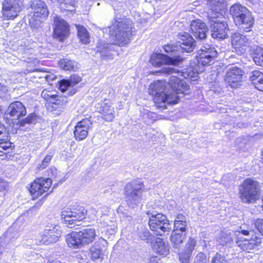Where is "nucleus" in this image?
<instances>
[{"label":"nucleus","instance_id":"obj_34","mask_svg":"<svg viewBox=\"0 0 263 263\" xmlns=\"http://www.w3.org/2000/svg\"><path fill=\"white\" fill-rule=\"evenodd\" d=\"M60 67L65 70L75 71L79 68L78 64L73 60L63 59L59 61Z\"/></svg>","mask_w":263,"mask_h":263},{"label":"nucleus","instance_id":"obj_20","mask_svg":"<svg viewBox=\"0 0 263 263\" xmlns=\"http://www.w3.org/2000/svg\"><path fill=\"white\" fill-rule=\"evenodd\" d=\"M190 26L192 33L197 39L200 40L206 39L208 29L204 22L200 20H192Z\"/></svg>","mask_w":263,"mask_h":263},{"label":"nucleus","instance_id":"obj_27","mask_svg":"<svg viewBox=\"0 0 263 263\" xmlns=\"http://www.w3.org/2000/svg\"><path fill=\"white\" fill-rule=\"evenodd\" d=\"M100 243L104 247L107 244V241L103 238H101L98 242L90 248L89 255L92 260L101 258L103 259V248L100 246Z\"/></svg>","mask_w":263,"mask_h":263},{"label":"nucleus","instance_id":"obj_15","mask_svg":"<svg viewBox=\"0 0 263 263\" xmlns=\"http://www.w3.org/2000/svg\"><path fill=\"white\" fill-rule=\"evenodd\" d=\"M150 61L152 64L155 67H160L163 64L175 66L180 63L181 58L179 55L178 56L174 55V57L171 58L162 53H154L151 56Z\"/></svg>","mask_w":263,"mask_h":263},{"label":"nucleus","instance_id":"obj_47","mask_svg":"<svg viewBox=\"0 0 263 263\" xmlns=\"http://www.w3.org/2000/svg\"><path fill=\"white\" fill-rule=\"evenodd\" d=\"M189 79L183 81L182 80V94L187 95L190 93V87L187 83Z\"/></svg>","mask_w":263,"mask_h":263},{"label":"nucleus","instance_id":"obj_43","mask_svg":"<svg viewBox=\"0 0 263 263\" xmlns=\"http://www.w3.org/2000/svg\"><path fill=\"white\" fill-rule=\"evenodd\" d=\"M208 260L205 254L200 253L195 258L194 263H208Z\"/></svg>","mask_w":263,"mask_h":263},{"label":"nucleus","instance_id":"obj_26","mask_svg":"<svg viewBox=\"0 0 263 263\" xmlns=\"http://www.w3.org/2000/svg\"><path fill=\"white\" fill-rule=\"evenodd\" d=\"M261 242V240L255 236V239H244L237 241V244L241 249L248 252H250L258 247Z\"/></svg>","mask_w":263,"mask_h":263},{"label":"nucleus","instance_id":"obj_6","mask_svg":"<svg viewBox=\"0 0 263 263\" xmlns=\"http://www.w3.org/2000/svg\"><path fill=\"white\" fill-rule=\"evenodd\" d=\"M260 189L258 183L247 179L239 186V197L242 202L249 204L255 202L259 198Z\"/></svg>","mask_w":263,"mask_h":263},{"label":"nucleus","instance_id":"obj_41","mask_svg":"<svg viewBox=\"0 0 263 263\" xmlns=\"http://www.w3.org/2000/svg\"><path fill=\"white\" fill-rule=\"evenodd\" d=\"M233 238L230 233L226 234L223 233L221 234L220 238H219V243L224 246L227 243H229L232 241Z\"/></svg>","mask_w":263,"mask_h":263},{"label":"nucleus","instance_id":"obj_55","mask_svg":"<svg viewBox=\"0 0 263 263\" xmlns=\"http://www.w3.org/2000/svg\"><path fill=\"white\" fill-rule=\"evenodd\" d=\"M186 222L183 221V219H182V233L183 232H185L186 230L185 226H186Z\"/></svg>","mask_w":263,"mask_h":263},{"label":"nucleus","instance_id":"obj_18","mask_svg":"<svg viewBox=\"0 0 263 263\" xmlns=\"http://www.w3.org/2000/svg\"><path fill=\"white\" fill-rule=\"evenodd\" d=\"M26 108L23 103L20 101L11 103L6 112L7 117L9 116L12 120H18L26 115Z\"/></svg>","mask_w":263,"mask_h":263},{"label":"nucleus","instance_id":"obj_37","mask_svg":"<svg viewBox=\"0 0 263 263\" xmlns=\"http://www.w3.org/2000/svg\"><path fill=\"white\" fill-rule=\"evenodd\" d=\"M11 143L10 142L8 136L0 138V156L5 154L2 150H7L11 147Z\"/></svg>","mask_w":263,"mask_h":263},{"label":"nucleus","instance_id":"obj_42","mask_svg":"<svg viewBox=\"0 0 263 263\" xmlns=\"http://www.w3.org/2000/svg\"><path fill=\"white\" fill-rule=\"evenodd\" d=\"M52 156L50 155H47L44 158L42 163L38 165L37 169L39 170H41L45 168L46 166H47L49 165Z\"/></svg>","mask_w":263,"mask_h":263},{"label":"nucleus","instance_id":"obj_9","mask_svg":"<svg viewBox=\"0 0 263 263\" xmlns=\"http://www.w3.org/2000/svg\"><path fill=\"white\" fill-rule=\"evenodd\" d=\"M223 20V14L213 13L208 16L210 26L212 29V36L213 38L224 39L227 37L229 28L227 23Z\"/></svg>","mask_w":263,"mask_h":263},{"label":"nucleus","instance_id":"obj_44","mask_svg":"<svg viewBox=\"0 0 263 263\" xmlns=\"http://www.w3.org/2000/svg\"><path fill=\"white\" fill-rule=\"evenodd\" d=\"M259 76L263 77V73L258 70L252 71L250 73V80L253 83L254 81L257 80L256 79H257Z\"/></svg>","mask_w":263,"mask_h":263},{"label":"nucleus","instance_id":"obj_8","mask_svg":"<svg viewBox=\"0 0 263 263\" xmlns=\"http://www.w3.org/2000/svg\"><path fill=\"white\" fill-rule=\"evenodd\" d=\"M30 12L29 24L32 28H37L42 22L48 16L49 11L45 3L41 0L31 2Z\"/></svg>","mask_w":263,"mask_h":263},{"label":"nucleus","instance_id":"obj_33","mask_svg":"<svg viewBox=\"0 0 263 263\" xmlns=\"http://www.w3.org/2000/svg\"><path fill=\"white\" fill-rule=\"evenodd\" d=\"M196 241L195 239L190 238L186 246L187 250L185 253L182 255V263H189V260L191 257L192 252L194 249Z\"/></svg>","mask_w":263,"mask_h":263},{"label":"nucleus","instance_id":"obj_60","mask_svg":"<svg viewBox=\"0 0 263 263\" xmlns=\"http://www.w3.org/2000/svg\"><path fill=\"white\" fill-rule=\"evenodd\" d=\"M127 218H128V220H129V219H130V218H131V217H127Z\"/></svg>","mask_w":263,"mask_h":263},{"label":"nucleus","instance_id":"obj_1","mask_svg":"<svg viewBox=\"0 0 263 263\" xmlns=\"http://www.w3.org/2000/svg\"><path fill=\"white\" fill-rule=\"evenodd\" d=\"M181 80L176 76L171 77L170 82L158 81L150 85L149 93L154 96V101L159 107L166 108V104H175L179 99Z\"/></svg>","mask_w":263,"mask_h":263},{"label":"nucleus","instance_id":"obj_53","mask_svg":"<svg viewBox=\"0 0 263 263\" xmlns=\"http://www.w3.org/2000/svg\"><path fill=\"white\" fill-rule=\"evenodd\" d=\"M257 82L258 83H256L255 88L260 91H263V80L261 82L257 81Z\"/></svg>","mask_w":263,"mask_h":263},{"label":"nucleus","instance_id":"obj_58","mask_svg":"<svg viewBox=\"0 0 263 263\" xmlns=\"http://www.w3.org/2000/svg\"><path fill=\"white\" fill-rule=\"evenodd\" d=\"M179 260H181V256H180V254H179Z\"/></svg>","mask_w":263,"mask_h":263},{"label":"nucleus","instance_id":"obj_19","mask_svg":"<svg viewBox=\"0 0 263 263\" xmlns=\"http://www.w3.org/2000/svg\"><path fill=\"white\" fill-rule=\"evenodd\" d=\"M92 122L88 119H84L79 121L75 126L74 135L76 140L81 141L85 139L88 130L91 127Z\"/></svg>","mask_w":263,"mask_h":263},{"label":"nucleus","instance_id":"obj_59","mask_svg":"<svg viewBox=\"0 0 263 263\" xmlns=\"http://www.w3.org/2000/svg\"><path fill=\"white\" fill-rule=\"evenodd\" d=\"M247 125H245V126H239V127H246Z\"/></svg>","mask_w":263,"mask_h":263},{"label":"nucleus","instance_id":"obj_39","mask_svg":"<svg viewBox=\"0 0 263 263\" xmlns=\"http://www.w3.org/2000/svg\"><path fill=\"white\" fill-rule=\"evenodd\" d=\"M37 116L34 113L29 115L27 118L19 122L20 126H24L26 124H34L37 121Z\"/></svg>","mask_w":263,"mask_h":263},{"label":"nucleus","instance_id":"obj_54","mask_svg":"<svg viewBox=\"0 0 263 263\" xmlns=\"http://www.w3.org/2000/svg\"><path fill=\"white\" fill-rule=\"evenodd\" d=\"M8 91L7 87L3 85H0V95H2V93H5Z\"/></svg>","mask_w":263,"mask_h":263},{"label":"nucleus","instance_id":"obj_36","mask_svg":"<svg viewBox=\"0 0 263 263\" xmlns=\"http://www.w3.org/2000/svg\"><path fill=\"white\" fill-rule=\"evenodd\" d=\"M253 60L255 64L263 67V48L257 47L253 53Z\"/></svg>","mask_w":263,"mask_h":263},{"label":"nucleus","instance_id":"obj_13","mask_svg":"<svg viewBox=\"0 0 263 263\" xmlns=\"http://www.w3.org/2000/svg\"><path fill=\"white\" fill-rule=\"evenodd\" d=\"M62 230L58 225H47L39 239L40 243L48 245L58 241L61 237Z\"/></svg>","mask_w":263,"mask_h":263},{"label":"nucleus","instance_id":"obj_17","mask_svg":"<svg viewBox=\"0 0 263 263\" xmlns=\"http://www.w3.org/2000/svg\"><path fill=\"white\" fill-rule=\"evenodd\" d=\"M242 76L241 69L232 66L227 71L225 81L232 88H236L241 82Z\"/></svg>","mask_w":263,"mask_h":263},{"label":"nucleus","instance_id":"obj_56","mask_svg":"<svg viewBox=\"0 0 263 263\" xmlns=\"http://www.w3.org/2000/svg\"><path fill=\"white\" fill-rule=\"evenodd\" d=\"M49 263H61L60 261L58 260H54L50 261Z\"/></svg>","mask_w":263,"mask_h":263},{"label":"nucleus","instance_id":"obj_5","mask_svg":"<svg viewBox=\"0 0 263 263\" xmlns=\"http://www.w3.org/2000/svg\"><path fill=\"white\" fill-rule=\"evenodd\" d=\"M230 13L232 15L235 24L244 29L252 27L254 24V18L251 13L245 6L235 4L230 8Z\"/></svg>","mask_w":263,"mask_h":263},{"label":"nucleus","instance_id":"obj_29","mask_svg":"<svg viewBox=\"0 0 263 263\" xmlns=\"http://www.w3.org/2000/svg\"><path fill=\"white\" fill-rule=\"evenodd\" d=\"M83 246L91 243L96 238V231L92 228H86L79 231Z\"/></svg>","mask_w":263,"mask_h":263},{"label":"nucleus","instance_id":"obj_16","mask_svg":"<svg viewBox=\"0 0 263 263\" xmlns=\"http://www.w3.org/2000/svg\"><path fill=\"white\" fill-rule=\"evenodd\" d=\"M54 37L62 41L68 36L69 32L68 24L60 16L54 17Z\"/></svg>","mask_w":263,"mask_h":263},{"label":"nucleus","instance_id":"obj_23","mask_svg":"<svg viewBox=\"0 0 263 263\" xmlns=\"http://www.w3.org/2000/svg\"><path fill=\"white\" fill-rule=\"evenodd\" d=\"M97 108L101 114L102 119L106 121H112L115 117L114 108L109 103L104 101L98 103Z\"/></svg>","mask_w":263,"mask_h":263},{"label":"nucleus","instance_id":"obj_14","mask_svg":"<svg viewBox=\"0 0 263 263\" xmlns=\"http://www.w3.org/2000/svg\"><path fill=\"white\" fill-rule=\"evenodd\" d=\"M232 45L238 54L241 55L250 49L251 41L245 35L236 32L231 36Z\"/></svg>","mask_w":263,"mask_h":263},{"label":"nucleus","instance_id":"obj_4","mask_svg":"<svg viewBox=\"0 0 263 263\" xmlns=\"http://www.w3.org/2000/svg\"><path fill=\"white\" fill-rule=\"evenodd\" d=\"M86 214L85 208L77 204L66 206L61 211L62 219L70 228L80 225V222L85 218Z\"/></svg>","mask_w":263,"mask_h":263},{"label":"nucleus","instance_id":"obj_2","mask_svg":"<svg viewBox=\"0 0 263 263\" xmlns=\"http://www.w3.org/2000/svg\"><path fill=\"white\" fill-rule=\"evenodd\" d=\"M134 24L127 18L116 20L109 27V40L112 44L123 46L129 43L135 32Z\"/></svg>","mask_w":263,"mask_h":263},{"label":"nucleus","instance_id":"obj_61","mask_svg":"<svg viewBox=\"0 0 263 263\" xmlns=\"http://www.w3.org/2000/svg\"><path fill=\"white\" fill-rule=\"evenodd\" d=\"M0 254H1V252L0 251Z\"/></svg>","mask_w":263,"mask_h":263},{"label":"nucleus","instance_id":"obj_21","mask_svg":"<svg viewBox=\"0 0 263 263\" xmlns=\"http://www.w3.org/2000/svg\"><path fill=\"white\" fill-rule=\"evenodd\" d=\"M187 67V65H186ZM183 68L182 69V77L186 80L190 79L191 80H195L198 77V74L203 72L204 68L203 66H201L196 64L195 62L191 63L189 67L184 68V65L183 66Z\"/></svg>","mask_w":263,"mask_h":263},{"label":"nucleus","instance_id":"obj_10","mask_svg":"<svg viewBox=\"0 0 263 263\" xmlns=\"http://www.w3.org/2000/svg\"><path fill=\"white\" fill-rule=\"evenodd\" d=\"M148 224L151 230L157 235L162 236L171 230V224L167 217L161 213L152 214Z\"/></svg>","mask_w":263,"mask_h":263},{"label":"nucleus","instance_id":"obj_22","mask_svg":"<svg viewBox=\"0 0 263 263\" xmlns=\"http://www.w3.org/2000/svg\"><path fill=\"white\" fill-rule=\"evenodd\" d=\"M81 78L78 75H72L69 80L63 79L60 82L59 88L62 92L69 90V94L72 95L76 92L73 87L81 81Z\"/></svg>","mask_w":263,"mask_h":263},{"label":"nucleus","instance_id":"obj_57","mask_svg":"<svg viewBox=\"0 0 263 263\" xmlns=\"http://www.w3.org/2000/svg\"><path fill=\"white\" fill-rule=\"evenodd\" d=\"M24 55L23 56V58L25 59V57H26V55L27 54V52H26V51H25V52H24Z\"/></svg>","mask_w":263,"mask_h":263},{"label":"nucleus","instance_id":"obj_31","mask_svg":"<svg viewBox=\"0 0 263 263\" xmlns=\"http://www.w3.org/2000/svg\"><path fill=\"white\" fill-rule=\"evenodd\" d=\"M111 44L98 43L97 45V51L100 52L102 59H110L111 58L110 47Z\"/></svg>","mask_w":263,"mask_h":263},{"label":"nucleus","instance_id":"obj_50","mask_svg":"<svg viewBox=\"0 0 263 263\" xmlns=\"http://www.w3.org/2000/svg\"><path fill=\"white\" fill-rule=\"evenodd\" d=\"M181 232V221L179 220H175L174 223V229L172 232Z\"/></svg>","mask_w":263,"mask_h":263},{"label":"nucleus","instance_id":"obj_24","mask_svg":"<svg viewBox=\"0 0 263 263\" xmlns=\"http://www.w3.org/2000/svg\"><path fill=\"white\" fill-rule=\"evenodd\" d=\"M196 46V41L190 34L186 32L182 34V63L184 60V53L193 52Z\"/></svg>","mask_w":263,"mask_h":263},{"label":"nucleus","instance_id":"obj_35","mask_svg":"<svg viewBox=\"0 0 263 263\" xmlns=\"http://www.w3.org/2000/svg\"><path fill=\"white\" fill-rule=\"evenodd\" d=\"M76 28L78 31V36L80 41L84 44L89 43L90 42L89 35L86 29L81 25H76Z\"/></svg>","mask_w":263,"mask_h":263},{"label":"nucleus","instance_id":"obj_51","mask_svg":"<svg viewBox=\"0 0 263 263\" xmlns=\"http://www.w3.org/2000/svg\"><path fill=\"white\" fill-rule=\"evenodd\" d=\"M7 134L5 126L0 123V138L7 136Z\"/></svg>","mask_w":263,"mask_h":263},{"label":"nucleus","instance_id":"obj_40","mask_svg":"<svg viewBox=\"0 0 263 263\" xmlns=\"http://www.w3.org/2000/svg\"><path fill=\"white\" fill-rule=\"evenodd\" d=\"M41 96L45 100L50 102L59 97L57 95L53 94L51 91L46 89L42 92Z\"/></svg>","mask_w":263,"mask_h":263},{"label":"nucleus","instance_id":"obj_49","mask_svg":"<svg viewBox=\"0 0 263 263\" xmlns=\"http://www.w3.org/2000/svg\"><path fill=\"white\" fill-rule=\"evenodd\" d=\"M163 71L164 72L167 74L178 73L179 72L178 70H176L175 68L169 66L163 68Z\"/></svg>","mask_w":263,"mask_h":263},{"label":"nucleus","instance_id":"obj_7","mask_svg":"<svg viewBox=\"0 0 263 263\" xmlns=\"http://www.w3.org/2000/svg\"><path fill=\"white\" fill-rule=\"evenodd\" d=\"M58 171L55 167H51L48 171L47 179L43 178L35 179L30 185L29 191L34 198H36L46 192L51 186L52 180L57 178Z\"/></svg>","mask_w":263,"mask_h":263},{"label":"nucleus","instance_id":"obj_30","mask_svg":"<svg viewBox=\"0 0 263 263\" xmlns=\"http://www.w3.org/2000/svg\"><path fill=\"white\" fill-rule=\"evenodd\" d=\"M153 248L154 250L159 254L166 256L169 253V246L165 244L162 238H157L155 240Z\"/></svg>","mask_w":263,"mask_h":263},{"label":"nucleus","instance_id":"obj_38","mask_svg":"<svg viewBox=\"0 0 263 263\" xmlns=\"http://www.w3.org/2000/svg\"><path fill=\"white\" fill-rule=\"evenodd\" d=\"M171 240L173 243L174 247L180 249L181 244V232H172Z\"/></svg>","mask_w":263,"mask_h":263},{"label":"nucleus","instance_id":"obj_25","mask_svg":"<svg viewBox=\"0 0 263 263\" xmlns=\"http://www.w3.org/2000/svg\"><path fill=\"white\" fill-rule=\"evenodd\" d=\"M207 5L211 10L208 16L213 13L223 14L222 12L226 9V3L225 0H208Z\"/></svg>","mask_w":263,"mask_h":263},{"label":"nucleus","instance_id":"obj_11","mask_svg":"<svg viewBox=\"0 0 263 263\" xmlns=\"http://www.w3.org/2000/svg\"><path fill=\"white\" fill-rule=\"evenodd\" d=\"M2 6V17L4 20H14L22 10L20 0H5Z\"/></svg>","mask_w":263,"mask_h":263},{"label":"nucleus","instance_id":"obj_52","mask_svg":"<svg viewBox=\"0 0 263 263\" xmlns=\"http://www.w3.org/2000/svg\"><path fill=\"white\" fill-rule=\"evenodd\" d=\"M241 232L245 235H252L254 234V231L251 228H248L247 230H241Z\"/></svg>","mask_w":263,"mask_h":263},{"label":"nucleus","instance_id":"obj_32","mask_svg":"<svg viewBox=\"0 0 263 263\" xmlns=\"http://www.w3.org/2000/svg\"><path fill=\"white\" fill-rule=\"evenodd\" d=\"M138 235L140 239L146 243H152L156 239L155 237L146 228L139 229Z\"/></svg>","mask_w":263,"mask_h":263},{"label":"nucleus","instance_id":"obj_46","mask_svg":"<svg viewBox=\"0 0 263 263\" xmlns=\"http://www.w3.org/2000/svg\"><path fill=\"white\" fill-rule=\"evenodd\" d=\"M255 228L260 233L263 234V219H258L254 222Z\"/></svg>","mask_w":263,"mask_h":263},{"label":"nucleus","instance_id":"obj_12","mask_svg":"<svg viewBox=\"0 0 263 263\" xmlns=\"http://www.w3.org/2000/svg\"><path fill=\"white\" fill-rule=\"evenodd\" d=\"M217 55L218 52L213 46L204 45L198 51V55H196L197 62L203 67L204 66L210 65L214 63Z\"/></svg>","mask_w":263,"mask_h":263},{"label":"nucleus","instance_id":"obj_48","mask_svg":"<svg viewBox=\"0 0 263 263\" xmlns=\"http://www.w3.org/2000/svg\"><path fill=\"white\" fill-rule=\"evenodd\" d=\"M179 47H176L174 45H167L164 46V49L165 52L169 53H173L174 52L177 51Z\"/></svg>","mask_w":263,"mask_h":263},{"label":"nucleus","instance_id":"obj_28","mask_svg":"<svg viewBox=\"0 0 263 263\" xmlns=\"http://www.w3.org/2000/svg\"><path fill=\"white\" fill-rule=\"evenodd\" d=\"M66 240L70 248H79L83 246L79 232H73L67 234Z\"/></svg>","mask_w":263,"mask_h":263},{"label":"nucleus","instance_id":"obj_3","mask_svg":"<svg viewBox=\"0 0 263 263\" xmlns=\"http://www.w3.org/2000/svg\"><path fill=\"white\" fill-rule=\"evenodd\" d=\"M126 203L129 208L135 209L144 200V186L142 182L135 181L127 183L124 187Z\"/></svg>","mask_w":263,"mask_h":263},{"label":"nucleus","instance_id":"obj_45","mask_svg":"<svg viewBox=\"0 0 263 263\" xmlns=\"http://www.w3.org/2000/svg\"><path fill=\"white\" fill-rule=\"evenodd\" d=\"M212 263H227V261L223 256L217 253L213 258Z\"/></svg>","mask_w":263,"mask_h":263}]
</instances>
